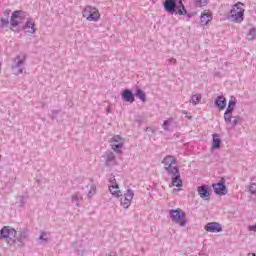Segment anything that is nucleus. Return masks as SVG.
I'll return each mask as SVG.
<instances>
[{"label":"nucleus","instance_id":"nucleus-1","mask_svg":"<svg viewBox=\"0 0 256 256\" xmlns=\"http://www.w3.org/2000/svg\"><path fill=\"white\" fill-rule=\"evenodd\" d=\"M230 19L233 23H243L245 19V4L238 2L230 10Z\"/></svg>","mask_w":256,"mask_h":256},{"label":"nucleus","instance_id":"nucleus-2","mask_svg":"<svg viewBox=\"0 0 256 256\" xmlns=\"http://www.w3.org/2000/svg\"><path fill=\"white\" fill-rule=\"evenodd\" d=\"M164 9L168 13H175L176 9L178 15H185V13H187V10L185 9V5H183L182 0H179L178 5L175 0H165Z\"/></svg>","mask_w":256,"mask_h":256},{"label":"nucleus","instance_id":"nucleus-3","mask_svg":"<svg viewBox=\"0 0 256 256\" xmlns=\"http://www.w3.org/2000/svg\"><path fill=\"white\" fill-rule=\"evenodd\" d=\"M162 165L164 166L165 171L168 175H177L179 173V168L177 167V161L175 157L167 155L162 160Z\"/></svg>","mask_w":256,"mask_h":256},{"label":"nucleus","instance_id":"nucleus-4","mask_svg":"<svg viewBox=\"0 0 256 256\" xmlns=\"http://www.w3.org/2000/svg\"><path fill=\"white\" fill-rule=\"evenodd\" d=\"M169 214L172 222L176 223V225H180V227H185L187 225V216L180 208L170 210Z\"/></svg>","mask_w":256,"mask_h":256},{"label":"nucleus","instance_id":"nucleus-5","mask_svg":"<svg viewBox=\"0 0 256 256\" xmlns=\"http://www.w3.org/2000/svg\"><path fill=\"white\" fill-rule=\"evenodd\" d=\"M82 16L86 21L97 23L101 19V13L99 9L93 6H86L82 12Z\"/></svg>","mask_w":256,"mask_h":256},{"label":"nucleus","instance_id":"nucleus-6","mask_svg":"<svg viewBox=\"0 0 256 256\" xmlns=\"http://www.w3.org/2000/svg\"><path fill=\"white\" fill-rule=\"evenodd\" d=\"M133 197H135V193L133 190L128 189L120 198V205L124 209H129L131 207V203L133 202Z\"/></svg>","mask_w":256,"mask_h":256},{"label":"nucleus","instance_id":"nucleus-7","mask_svg":"<svg viewBox=\"0 0 256 256\" xmlns=\"http://www.w3.org/2000/svg\"><path fill=\"white\" fill-rule=\"evenodd\" d=\"M25 21V13L21 10L14 11L10 18V25L12 28L19 27Z\"/></svg>","mask_w":256,"mask_h":256},{"label":"nucleus","instance_id":"nucleus-8","mask_svg":"<svg viewBox=\"0 0 256 256\" xmlns=\"http://www.w3.org/2000/svg\"><path fill=\"white\" fill-rule=\"evenodd\" d=\"M214 193L216 195H227V186H225V179H221L220 182L212 184Z\"/></svg>","mask_w":256,"mask_h":256},{"label":"nucleus","instance_id":"nucleus-9","mask_svg":"<svg viewBox=\"0 0 256 256\" xmlns=\"http://www.w3.org/2000/svg\"><path fill=\"white\" fill-rule=\"evenodd\" d=\"M211 21H213V12L204 10L200 15V24L202 27H205V25H208Z\"/></svg>","mask_w":256,"mask_h":256},{"label":"nucleus","instance_id":"nucleus-10","mask_svg":"<svg viewBox=\"0 0 256 256\" xmlns=\"http://www.w3.org/2000/svg\"><path fill=\"white\" fill-rule=\"evenodd\" d=\"M1 237L4 239H15L17 237V231L9 226H4L1 229Z\"/></svg>","mask_w":256,"mask_h":256},{"label":"nucleus","instance_id":"nucleus-11","mask_svg":"<svg viewBox=\"0 0 256 256\" xmlns=\"http://www.w3.org/2000/svg\"><path fill=\"white\" fill-rule=\"evenodd\" d=\"M204 229L207 233H221L223 231V227L218 222H209Z\"/></svg>","mask_w":256,"mask_h":256},{"label":"nucleus","instance_id":"nucleus-12","mask_svg":"<svg viewBox=\"0 0 256 256\" xmlns=\"http://www.w3.org/2000/svg\"><path fill=\"white\" fill-rule=\"evenodd\" d=\"M117 180L113 178L112 184L109 186V191L113 197H121V189L119 188V184L116 182Z\"/></svg>","mask_w":256,"mask_h":256},{"label":"nucleus","instance_id":"nucleus-13","mask_svg":"<svg viewBox=\"0 0 256 256\" xmlns=\"http://www.w3.org/2000/svg\"><path fill=\"white\" fill-rule=\"evenodd\" d=\"M232 119H233V111L226 110L224 113L225 123H228L229 125H233V127H235V125L239 123V120H237V118H234L233 120Z\"/></svg>","mask_w":256,"mask_h":256},{"label":"nucleus","instance_id":"nucleus-14","mask_svg":"<svg viewBox=\"0 0 256 256\" xmlns=\"http://www.w3.org/2000/svg\"><path fill=\"white\" fill-rule=\"evenodd\" d=\"M197 191H198V195H200V197L202 199H205L211 195V190L209 189V186H207V185L198 187Z\"/></svg>","mask_w":256,"mask_h":256},{"label":"nucleus","instance_id":"nucleus-15","mask_svg":"<svg viewBox=\"0 0 256 256\" xmlns=\"http://www.w3.org/2000/svg\"><path fill=\"white\" fill-rule=\"evenodd\" d=\"M24 30L26 31V33H35V31H37V29L35 28V21H33L31 18H28L24 26Z\"/></svg>","mask_w":256,"mask_h":256},{"label":"nucleus","instance_id":"nucleus-16","mask_svg":"<svg viewBox=\"0 0 256 256\" xmlns=\"http://www.w3.org/2000/svg\"><path fill=\"white\" fill-rule=\"evenodd\" d=\"M122 99H124V101H127L128 103H133L135 101V96L133 95V92H131V90H124L122 93Z\"/></svg>","mask_w":256,"mask_h":256},{"label":"nucleus","instance_id":"nucleus-17","mask_svg":"<svg viewBox=\"0 0 256 256\" xmlns=\"http://www.w3.org/2000/svg\"><path fill=\"white\" fill-rule=\"evenodd\" d=\"M215 103L220 111H223L227 107V99L223 96H219Z\"/></svg>","mask_w":256,"mask_h":256},{"label":"nucleus","instance_id":"nucleus-18","mask_svg":"<svg viewBox=\"0 0 256 256\" xmlns=\"http://www.w3.org/2000/svg\"><path fill=\"white\" fill-rule=\"evenodd\" d=\"M175 177L172 178V187H182L183 181L181 180V175H179V170Z\"/></svg>","mask_w":256,"mask_h":256},{"label":"nucleus","instance_id":"nucleus-19","mask_svg":"<svg viewBox=\"0 0 256 256\" xmlns=\"http://www.w3.org/2000/svg\"><path fill=\"white\" fill-rule=\"evenodd\" d=\"M221 147V138L219 134H213L212 148L219 149Z\"/></svg>","mask_w":256,"mask_h":256},{"label":"nucleus","instance_id":"nucleus-20","mask_svg":"<svg viewBox=\"0 0 256 256\" xmlns=\"http://www.w3.org/2000/svg\"><path fill=\"white\" fill-rule=\"evenodd\" d=\"M235 105H237V98L231 97L228 102V107H227L226 111H234Z\"/></svg>","mask_w":256,"mask_h":256},{"label":"nucleus","instance_id":"nucleus-21","mask_svg":"<svg viewBox=\"0 0 256 256\" xmlns=\"http://www.w3.org/2000/svg\"><path fill=\"white\" fill-rule=\"evenodd\" d=\"M136 97H138L143 103L147 101L145 92H143V90H141L140 88L136 89Z\"/></svg>","mask_w":256,"mask_h":256},{"label":"nucleus","instance_id":"nucleus-22","mask_svg":"<svg viewBox=\"0 0 256 256\" xmlns=\"http://www.w3.org/2000/svg\"><path fill=\"white\" fill-rule=\"evenodd\" d=\"M201 99V94H193L190 102L192 103V105H199V103H201Z\"/></svg>","mask_w":256,"mask_h":256},{"label":"nucleus","instance_id":"nucleus-23","mask_svg":"<svg viewBox=\"0 0 256 256\" xmlns=\"http://www.w3.org/2000/svg\"><path fill=\"white\" fill-rule=\"evenodd\" d=\"M119 143H123V138H121V136L119 135H115L110 139V144L113 145H117Z\"/></svg>","mask_w":256,"mask_h":256},{"label":"nucleus","instance_id":"nucleus-24","mask_svg":"<svg viewBox=\"0 0 256 256\" xmlns=\"http://www.w3.org/2000/svg\"><path fill=\"white\" fill-rule=\"evenodd\" d=\"M209 4V0H194L195 7H206Z\"/></svg>","mask_w":256,"mask_h":256},{"label":"nucleus","instance_id":"nucleus-25","mask_svg":"<svg viewBox=\"0 0 256 256\" xmlns=\"http://www.w3.org/2000/svg\"><path fill=\"white\" fill-rule=\"evenodd\" d=\"M124 142H120L118 144H111L112 149L115 153H121V149H123Z\"/></svg>","mask_w":256,"mask_h":256},{"label":"nucleus","instance_id":"nucleus-26","mask_svg":"<svg viewBox=\"0 0 256 256\" xmlns=\"http://www.w3.org/2000/svg\"><path fill=\"white\" fill-rule=\"evenodd\" d=\"M246 37H247L248 41H253V39H255V37H256L255 28H251V29L248 31Z\"/></svg>","mask_w":256,"mask_h":256},{"label":"nucleus","instance_id":"nucleus-27","mask_svg":"<svg viewBox=\"0 0 256 256\" xmlns=\"http://www.w3.org/2000/svg\"><path fill=\"white\" fill-rule=\"evenodd\" d=\"M16 67H21L23 63H25V58H21V56H17L15 58Z\"/></svg>","mask_w":256,"mask_h":256},{"label":"nucleus","instance_id":"nucleus-28","mask_svg":"<svg viewBox=\"0 0 256 256\" xmlns=\"http://www.w3.org/2000/svg\"><path fill=\"white\" fill-rule=\"evenodd\" d=\"M97 193V188L95 186H91L90 191L88 192V197H93Z\"/></svg>","mask_w":256,"mask_h":256},{"label":"nucleus","instance_id":"nucleus-29","mask_svg":"<svg viewBox=\"0 0 256 256\" xmlns=\"http://www.w3.org/2000/svg\"><path fill=\"white\" fill-rule=\"evenodd\" d=\"M249 191H250V193H252L253 195L256 194V184H255V183L250 184Z\"/></svg>","mask_w":256,"mask_h":256},{"label":"nucleus","instance_id":"nucleus-30","mask_svg":"<svg viewBox=\"0 0 256 256\" xmlns=\"http://www.w3.org/2000/svg\"><path fill=\"white\" fill-rule=\"evenodd\" d=\"M170 122L169 120L164 121L163 123V129H169Z\"/></svg>","mask_w":256,"mask_h":256},{"label":"nucleus","instance_id":"nucleus-31","mask_svg":"<svg viewBox=\"0 0 256 256\" xmlns=\"http://www.w3.org/2000/svg\"><path fill=\"white\" fill-rule=\"evenodd\" d=\"M109 161H115V154L111 153L110 156L108 157Z\"/></svg>","mask_w":256,"mask_h":256},{"label":"nucleus","instance_id":"nucleus-32","mask_svg":"<svg viewBox=\"0 0 256 256\" xmlns=\"http://www.w3.org/2000/svg\"><path fill=\"white\" fill-rule=\"evenodd\" d=\"M40 239H42V240H44V241H47V238H45V234H42V235L40 236Z\"/></svg>","mask_w":256,"mask_h":256},{"label":"nucleus","instance_id":"nucleus-33","mask_svg":"<svg viewBox=\"0 0 256 256\" xmlns=\"http://www.w3.org/2000/svg\"><path fill=\"white\" fill-rule=\"evenodd\" d=\"M10 14H11V10L5 11V15H10Z\"/></svg>","mask_w":256,"mask_h":256},{"label":"nucleus","instance_id":"nucleus-34","mask_svg":"<svg viewBox=\"0 0 256 256\" xmlns=\"http://www.w3.org/2000/svg\"><path fill=\"white\" fill-rule=\"evenodd\" d=\"M247 256H256L255 253H248Z\"/></svg>","mask_w":256,"mask_h":256},{"label":"nucleus","instance_id":"nucleus-35","mask_svg":"<svg viewBox=\"0 0 256 256\" xmlns=\"http://www.w3.org/2000/svg\"><path fill=\"white\" fill-rule=\"evenodd\" d=\"M19 73H23V69H20V70H19Z\"/></svg>","mask_w":256,"mask_h":256},{"label":"nucleus","instance_id":"nucleus-36","mask_svg":"<svg viewBox=\"0 0 256 256\" xmlns=\"http://www.w3.org/2000/svg\"><path fill=\"white\" fill-rule=\"evenodd\" d=\"M0 72H1V62H0Z\"/></svg>","mask_w":256,"mask_h":256},{"label":"nucleus","instance_id":"nucleus-37","mask_svg":"<svg viewBox=\"0 0 256 256\" xmlns=\"http://www.w3.org/2000/svg\"><path fill=\"white\" fill-rule=\"evenodd\" d=\"M1 237H3V236H1V234H0V239H1Z\"/></svg>","mask_w":256,"mask_h":256},{"label":"nucleus","instance_id":"nucleus-38","mask_svg":"<svg viewBox=\"0 0 256 256\" xmlns=\"http://www.w3.org/2000/svg\"><path fill=\"white\" fill-rule=\"evenodd\" d=\"M108 256H112L111 254H109Z\"/></svg>","mask_w":256,"mask_h":256}]
</instances>
